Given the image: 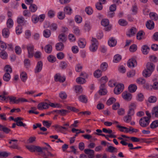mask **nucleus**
I'll list each match as a JSON object with an SVG mask.
<instances>
[{"instance_id":"nucleus-1","label":"nucleus","mask_w":158,"mask_h":158,"mask_svg":"<svg viewBox=\"0 0 158 158\" xmlns=\"http://www.w3.org/2000/svg\"><path fill=\"white\" fill-rule=\"evenodd\" d=\"M146 69L143 72V75L146 77H149L155 69V65L151 62H148L146 65Z\"/></svg>"},{"instance_id":"nucleus-2","label":"nucleus","mask_w":158,"mask_h":158,"mask_svg":"<svg viewBox=\"0 0 158 158\" xmlns=\"http://www.w3.org/2000/svg\"><path fill=\"white\" fill-rule=\"evenodd\" d=\"M150 119L147 117H144L141 118L139 121V124L140 126L142 127H146L149 124Z\"/></svg>"},{"instance_id":"nucleus-20","label":"nucleus","mask_w":158,"mask_h":158,"mask_svg":"<svg viewBox=\"0 0 158 158\" xmlns=\"http://www.w3.org/2000/svg\"><path fill=\"white\" fill-rule=\"evenodd\" d=\"M20 78L23 82H25L27 78V74L25 72H22L20 74Z\"/></svg>"},{"instance_id":"nucleus-18","label":"nucleus","mask_w":158,"mask_h":158,"mask_svg":"<svg viewBox=\"0 0 158 158\" xmlns=\"http://www.w3.org/2000/svg\"><path fill=\"white\" fill-rule=\"evenodd\" d=\"M58 39L59 41H61L63 43L65 42L66 40L67 37L65 34L61 33L58 36Z\"/></svg>"},{"instance_id":"nucleus-28","label":"nucleus","mask_w":158,"mask_h":158,"mask_svg":"<svg viewBox=\"0 0 158 158\" xmlns=\"http://www.w3.org/2000/svg\"><path fill=\"white\" fill-rule=\"evenodd\" d=\"M51 34V33L50 30L46 29L44 31L43 35L46 38L49 37L50 36Z\"/></svg>"},{"instance_id":"nucleus-31","label":"nucleus","mask_w":158,"mask_h":158,"mask_svg":"<svg viewBox=\"0 0 158 158\" xmlns=\"http://www.w3.org/2000/svg\"><path fill=\"white\" fill-rule=\"evenodd\" d=\"M127 139H125V140H121L120 143L123 145L126 146L128 145V146L130 147V148H133V145L132 143H128L126 142V141H127Z\"/></svg>"},{"instance_id":"nucleus-15","label":"nucleus","mask_w":158,"mask_h":158,"mask_svg":"<svg viewBox=\"0 0 158 158\" xmlns=\"http://www.w3.org/2000/svg\"><path fill=\"white\" fill-rule=\"evenodd\" d=\"M56 49L58 51H61L64 48V44L61 42L57 43L56 45Z\"/></svg>"},{"instance_id":"nucleus-27","label":"nucleus","mask_w":158,"mask_h":158,"mask_svg":"<svg viewBox=\"0 0 158 158\" xmlns=\"http://www.w3.org/2000/svg\"><path fill=\"white\" fill-rule=\"evenodd\" d=\"M14 23L13 20L11 19H9L6 22V25L7 27L10 28H11L13 25Z\"/></svg>"},{"instance_id":"nucleus-60","label":"nucleus","mask_w":158,"mask_h":158,"mask_svg":"<svg viewBox=\"0 0 158 158\" xmlns=\"http://www.w3.org/2000/svg\"><path fill=\"white\" fill-rule=\"evenodd\" d=\"M59 97L62 99H64L66 98L67 97V95L65 92H61L59 94Z\"/></svg>"},{"instance_id":"nucleus-4","label":"nucleus","mask_w":158,"mask_h":158,"mask_svg":"<svg viewBox=\"0 0 158 158\" xmlns=\"http://www.w3.org/2000/svg\"><path fill=\"white\" fill-rule=\"evenodd\" d=\"M136 105L134 103H131L129 106V110L128 113V115L132 116L134 114V109L136 108Z\"/></svg>"},{"instance_id":"nucleus-11","label":"nucleus","mask_w":158,"mask_h":158,"mask_svg":"<svg viewBox=\"0 0 158 158\" xmlns=\"http://www.w3.org/2000/svg\"><path fill=\"white\" fill-rule=\"evenodd\" d=\"M43 63L41 61H39L37 64L36 68L35 69V73L40 72L42 68Z\"/></svg>"},{"instance_id":"nucleus-54","label":"nucleus","mask_w":158,"mask_h":158,"mask_svg":"<svg viewBox=\"0 0 158 158\" xmlns=\"http://www.w3.org/2000/svg\"><path fill=\"white\" fill-rule=\"evenodd\" d=\"M84 29L87 31H89L90 29V27L89 23H85L84 25Z\"/></svg>"},{"instance_id":"nucleus-37","label":"nucleus","mask_w":158,"mask_h":158,"mask_svg":"<svg viewBox=\"0 0 158 158\" xmlns=\"http://www.w3.org/2000/svg\"><path fill=\"white\" fill-rule=\"evenodd\" d=\"M4 70L6 73H11L12 72V69L11 67L9 65H6L4 68Z\"/></svg>"},{"instance_id":"nucleus-9","label":"nucleus","mask_w":158,"mask_h":158,"mask_svg":"<svg viewBox=\"0 0 158 158\" xmlns=\"http://www.w3.org/2000/svg\"><path fill=\"white\" fill-rule=\"evenodd\" d=\"M127 64L129 67H134L137 64L136 60L134 59L131 58L129 60L127 63Z\"/></svg>"},{"instance_id":"nucleus-57","label":"nucleus","mask_w":158,"mask_h":158,"mask_svg":"<svg viewBox=\"0 0 158 158\" xmlns=\"http://www.w3.org/2000/svg\"><path fill=\"white\" fill-rule=\"evenodd\" d=\"M28 100L23 98H19L18 99L16 100V102H15L16 103V104H18L19 102H27Z\"/></svg>"},{"instance_id":"nucleus-51","label":"nucleus","mask_w":158,"mask_h":158,"mask_svg":"<svg viewBox=\"0 0 158 158\" xmlns=\"http://www.w3.org/2000/svg\"><path fill=\"white\" fill-rule=\"evenodd\" d=\"M118 23L120 25L122 26H125L127 24V22L125 20L123 19L119 20Z\"/></svg>"},{"instance_id":"nucleus-19","label":"nucleus","mask_w":158,"mask_h":158,"mask_svg":"<svg viewBox=\"0 0 158 158\" xmlns=\"http://www.w3.org/2000/svg\"><path fill=\"white\" fill-rule=\"evenodd\" d=\"M106 150L110 152L113 153L117 152L118 150L116 148L111 146H110L108 147L106 149Z\"/></svg>"},{"instance_id":"nucleus-26","label":"nucleus","mask_w":158,"mask_h":158,"mask_svg":"<svg viewBox=\"0 0 158 158\" xmlns=\"http://www.w3.org/2000/svg\"><path fill=\"white\" fill-rule=\"evenodd\" d=\"M102 71L99 69L96 70L94 73V76L97 78H98L102 76Z\"/></svg>"},{"instance_id":"nucleus-7","label":"nucleus","mask_w":158,"mask_h":158,"mask_svg":"<svg viewBox=\"0 0 158 158\" xmlns=\"http://www.w3.org/2000/svg\"><path fill=\"white\" fill-rule=\"evenodd\" d=\"M37 108L40 110L46 109L49 108V105L46 102H42L38 104Z\"/></svg>"},{"instance_id":"nucleus-8","label":"nucleus","mask_w":158,"mask_h":158,"mask_svg":"<svg viewBox=\"0 0 158 158\" xmlns=\"http://www.w3.org/2000/svg\"><path fill=\"white\" fill-rule=\"evenodd\" d=\"M84 152L85 154L89 155L88 157L89 158H94V151L93 150L86 149H85Z\"/></svg>"},{"instance_id":"nucleus-63","label":"nucleus","mask_w":158,"mask_h":158,"mask_svg":"<svg viewBox=\"0 0 158 158\" xmlns=\"http://www.w3.org/2000/svg\"><path fill=\"white\" fill-rule=\"evenodd\" d=\"M58 18L60 19H63L65 16V13H63L62 12H60L58 13Z\"/></svg>"},{"instance_id":"nucleus-21","label":"nucleus","mask_w":158,"mask_h":158,"mask_svg":"<svg viewBox=\"0 0 158 158\" xmlns=\"http://www.w3.org/2000/svg\"><path fill=\"white\" fill-rule=\"evenodd\" d=\"M137 89V86L134 84L130 85L128 87L129 91L131 93L134 92Z\"/></svg>"},{"instance_id":"nucleus-46","label":"nucleus","mask_w":158,"mask_h":158,"mask_svg":"<svg viewBox=\"0 0 158 158\" xmlns=\"http://www.w3.org/2000/svg\"><path fill=\"white\" fill-rule=\"evenodd\" d=\"M137 49V46L136 44H133L131 45L129 48V50L131 52H135Z\"/></svg>"},{"instance_id":"nucleus-64","label":"nucleus","mask_w":158,"mask_h":158,"mask_svg":"<svg viewBox=\"0 0 158 158\" xmlns=\"http://www.w3.org/2000/svg\"><path fill=\"white\" fill-rule=\"evenodd\" d=\"M32 20L35 23H37L39 20L38 16L35 15L33 16L32 18Z\"/></svg>"},{"instance_id":"nucleus-35","label":"nucleus","mask_w":158,"mask_h":158,"mask_svg":"<svg viewBox=\"0 0 158 158\" xmlns=\"http://www.w3.org/2000/svg\"><path fill=\"white\" fill-rule=\"evenodd\" d=\"M76 81L78 83L80 84H83L86 81L84 78L80 77L76 79Z\"/></svg>"},{"instance_id":"nucleus-44","label":"nucleus","mask_w":158,"mask_h":158,"mask_svg":"<svg viewBox=\"0 0 158 158\" xmlns=\"http://www.w3.org/2000/svg\"><path fill=\"white\" fill-rule=\"evenodd\" d=\"M143 33L144 35L145 33L142 31H139L137 34V39L139 40H141L142 39V38L141 37V36L143 35Z\"/></svg>"},{"instance_id":"nucleus-5","label":"nucleus","mask_w":158,"mask_h":158,"mask_svg":"<svg viewBox=\"0 0 158 158\" xmlns=\"http://www.w3.org/2000/svg\"><path fill=\"white\" fill-rule=\"evenodd\" d=\"M122 96L125 100L127 101L131 100L132 97L131 94L127 91H125L123 92Z\"/></svg>"},{"instance_id":"nucleus-38","label":"nucleus","mask_w":158,"mask_h":158,"mask_svg":"<svg viewBox=\"0 0 158 158\" xmlns=\"http://www.w3.org/2000/svg\"><path fill=\"white\" fill-rule=\"evenodd\" d=\"M158 127V120L153 121L151 124L150 127L151 128H155Z\"/></svg>"},{"instance_id":"nucleus-39","label":"nucleus","mask_w":158,"mask_h":158,"mask_svg":"<svg viewBox=\"0 0 158 158\" xmlns=\"http://www.w3.org/2000/svg\"><path fill=\"white\" fill-rule=\"evenodd\" d=\"M80 101L86 103L87 102V99L85 96L84 95H82L79 97Z\"/></svg>"},{"instance_id":"nucleus-55","label":"nucleus","mask_w":158,"mask_h":158,"mask_svg":"<svg viewBox=\"0 0 158 158\" xmlns=\"http://www.w3.org/2000/svg\"><path fill=\"white\" fill-rule=\"evenodd\" d=\"M102 4L101 2H97L96 4V8L99 10H101L102 9L103 6L102 5Z\"/></svg>"},{"instance_id":"nucleus-45","label":"nucleus","mask_w":158,"mask_h":158,"mask_svg":"<svg viewBox=\"0 0 158 158\" xmlns=\"http://www.w3.org/2000/svg\"><path fill=\"white\" fill-rule=\"evenodd\" d=\"M0 56L3 59H6L7 56V53L4 51H2L0 53Z\"/></svg>"},{"instance_id":"nucleus-34","label":"nucleus","mask_w":158,"mask_h":158,"mask_svg":"<svg viewBox=\"0 0 158 158\" xmlns=\"http://www.w3.org/2000/svg\"><path fill=\"white\" fill-rule=\"evenodd\" d=\"M72 9L69 6H65L64 8V13L70 15L72 13Z\"/></svg>"},{"instance_id":"nucleus-30","label":"nucleus","mask_w":158,"mask_h":158,"mask_svg":"<svg viewBox=\"0 0 158 158\" xmlns=\"http://www.w3.org/2000/svg\"><path fill=\"white\" fill-rule=\"evenodd\" d=\"M122 59L121 56L119 54L115 55L114 57L113 61L115 63H117L120 61Z\"/></svg>"},{"instance_id":"nucleus-16","label":"nucleus","mask_w":158,"mask_h":158,"mask_svg":"<svg viewBox=\"0 0 158 158\" xmlns=\"http://www.w3.org/2000/svg\"><path fill=\"white\" fill-rule=\"evenodd\" d=\"M0 131H3L6 134H8L11 130L5 126L0 124Z\"/></svg>"},{"instance_id":"nucleus-53","label":"nucleus","mask_w":158,"mask_h":158,"mask_svg":"<svg viewBox=\"0 0 158 158\" xmlns=\"http://www.w3.org/2000/svg\"><path fill=\"white\" fill-rule=\"evenodd\" d=\"M43 123L44 126L46 127L47 128L49 127L52 124L51 123H49V121L45 120L43 121Z\"/></svg>"},{"instance_id":"nucleus-22","label":"nucleus","mask_w":158,"mask_h":158,"mask_svg":"<svg viewBox=\"0 0 158 158\" xmlns=\"http://www.w3.org/2000/svg\"><path fill=\"white\" fill-rule=\"evenodd\" d=\"M9 31L8 28H5L3 29L2 31V34L3 36L4 37L7 38L9 35Z\"/></svg>"},{"instance_id":"nucleus-3","label":"nucleus","mask_w":158,"mask_h":158,"mask_svg":"<svg viewBox=\"0 0 158 158\" xmlns=\"http://www.w3.org/2000/svg\"><path fill=\"white\" fill-rule=\"evenodd\" d=\"M124 88V85L123 84H118L114 89V93L117 94H119L123 91Z\"/></svg>"},{"instance_id":"nucleus-41","label":"nucleus","mask_w":158,"mask_h":158,"mask_svg":"<svg viewBox=\"0 0 158 158\" xmlns=\"http://www.w3.org/2000/svg\"><path fill=\"white\" fill-rule=\"evenodd\" d=\"M75 90L77 93H81L83 89L81 86L80 85H76L75 86Z\"/></svg>"},{"instance_id":"nucleus-6","label":"nucleus","mask_w":158,"mask_h":158,"mask_svg":"<svg viewBox=\"0 0 158 158\" xmlns=\"http://www.w3.org/2000/svg\"><path fill=\"white\" fill-rule=\"evenodd\" d=\"M55 81H59L60 82H64L65 80L64 77H62L60 74H56L54 76Z\"/></svg>"},{"instance_id":"nucleus-59","label":"nucleus","mask_w":158,"mask_h":158,"mask_svg":"<svg viewBox=\"0 0 158 158\" xmlns=\"http://www.w3.org/2000/svg\"><path fill=\"white\" fill-rule=\"evenodd\" d=\"M98 92L100 95H103L106 94L107 93V90L106 89H100Z\"/></svg>"},{"instance_id":"nucleus-47","label":"nucleus","mask_w":158,"mask_h":158,"mask_svg":"<svg viewBox=\"0 0 158 158\" xmlns=\"http://www.w3.org/2000/svg\"><path fill=\"white\" fill-rule=\"evenodd\" d=\"M98 48L97 44H92L91 46L90 47V50L92 52H94L96 51Z\"/></svg>"},{"instance_id":"nucleus-33","label":"nucleus","mask_w":158,"mask_h":158,"mask_svg":"<svg viewBox=\"0 0 158 158\" xmlns=\"http://www.w3.org/2000/svg\"><path fill=\"white\" fill-rule=\"evenodd\" d=\"M157 100V98L156 96H151L148 98V101L149 103H155L156 101Z\"/></svg>"},{"instance_id":"nucleus-23","label":"nucleus","mask_w":158,"mask_h":158,"mask_svg":"<svg viewBox=\"0 0 158 158\" xmlns=\"http://www.w3.org/2000/svg\"><path fill=\"white\" fill-rule=\"evenodd\" d=\"M150 48L146 45H144L142 47V51L144 54H147Z\"/></svg>"},{"instance_id":"nucleus-32","label":"nucleus","mask_w":158,"mask_h":158,"mask_svg":"<svg viewBox=\"0 0 158 158\" xmlns=\"http://www.w3.org/2000/svg\"><path fill=\"white\" fill-rule=\"evenodd\" d=\"M30 6L29 7L30 11L32 12H35L37 9V6L33 4L32 3L30 4Z\"/></svg>"},{"instance_id":"nucleus-61","label":"nucleus","mask_w":158,"mask_h":158,"mask_svg":"<svg viewBox=\"0 0 158 158\" xmlns=\"http://www.w3.org/2000/svg\"><path fill=\"white\" fill-rule=\"evenodd\" d=\"M135 74V71L134 70H132L127 73V76L128 77H131L134 76Z\"/></svg>"},{"instance_id":"nucleus-10","label":"nucleus","mask_w":158,"mask_h":158,"mask_svg":"<svg viewBox=\"0 0 158 158\" xmlns=\"http://www.w3.org/2000/svg\"><path fill=\"white\" fill-rule=\"evenodd\" d=\"M28 53V56L29 58H31L33 56L34 51V46L31 45L27 47Z\"/></svg>"},{"instance_id":"nucleus-17","label":"nucleus","mask_w":158,"mask_h":158,"mask_svg":"<svg viewBox=\"0 0 158 158\" xmlns=\"http://www.w3.org/2000/svg\"><path fill=\"white\" fill-rule=\"evenodd\" d=\"M152 115L158 118V106L154 107L151 112Z\"/></svg>"},{"instance_id":"nucleus-49","label":"nucleus","mask_w":158,"mask_h":158,"mask_svg":"<svg viewBox=\"0 0 158 158\" xmlns=\"http://www.w3.org/2000/svg\"><path fill=\"white\" fill-rule=\"evenodd\" d=\"M101 23L102 25L104 27H106L107 25H109V21L107 19H104L102 20Z\"/></svg>"},{"instance_id":"nucleus-58","label":"nucleus","mask_w":158,"mask_h":158,"mask_svg":"<svg viewBox=\"0 0 158 158\" xmlns=\"http://www.w3.org/2000/svg\"><path fill=\"white\" fill-rule=\"evenodd\" d=\"M131 116H129V115H128L127 116H125L124 117V120L126 123H129L131 120Z\"/></svg>"},{"instance_id":"nucleus-48","label":"nucleus","mask_w":158,"mask_h":158,"mask_svg":"<svg viewBox=\"0 0 158 158\" xmlns=\"http://www.w3.org/2000/svg\"><path fill=\"white\" fill-rule=\"evenodd\" d=\"M66 108L68 110H71L76 113H77L79 111V110L74 107H72L69 106H67Z\"/></svg>"},{"instance_id":"nucleus-42","label":"nucleus","mask_w":158,"mask_h":158,"mask_svg":"<svg viewBox=\"0 0 158 158\" xmlns=\"http://www.w3.org/2000/svg\"><path fill=\"white\" fill-rule=\"evenodd\" d=\"M10 155V153H8L6 152H0V157L1 158H6L9 155Z\"/></svg>"},{"instance_id":"nucleus-13","label":"nucleus","mask_w":158,"mask_h":158,"mask_svg":"<svg viewBox=\"0 0 158 158\" xmlns=\"http://www.w3.org/2000/svg\"><path fill=\"white\" fill-rule=\"evenodd\" d=\"M146 25L147 27L149 29H152L154 27V23L151 20L148 21Z\"/></svg>"},{"instance_id":"nucleus-56","label":"nucleus","mask_w":158,"mask_h":158,"mask_svg":"<svg viewBox=\"0 0 158 158\" xmlns=\"http://www.w3.org/2000/svg\"><path fill=\"white\" fill-rule=\"evenodd\" d=\"M17 23L20 24H22L25 22L24 18L23 17L18 18L17 19Z\"/></svg>"},{"instance_id":"nucleus-62","label":"nucleus","mask_w":158,"mask_h":158,"mask_svg":"<svg viewBox=\"0 0 158 158\" xmlns=\"http://www.w3.org/2000/svg\"><path fill=\"white\" fill-rule=\"evenodd\" d=\"M48 59L49 62H53L55 61L56 58L53 56L50 55L48 56Z\"/></svg>"},{"instance_id":"nucleus-50","label":"nucleus","mask_w":158,"mask_h":158,"mask_svg":"<svg viewBox=\"0 0 158 158\" xmlns=\"http://www.w3.org/2000/svg\"><path fill=\"white\" fill-rule=\"evenodd\" d=\"M85 11L87 14L89 15H91L92 14L93 10L92 8L90 7H88L86 8Z\"/></svg>"},{"instance_id":"nucleus-24","label":"nucleus","mask_w":158,"mask_h":158,"mask_svg":"<svg viewBox=\"0 0 158 158\" xmlns=\"http://www.w3.org/2000/svg\"><path fill=\"white\" fill-rule=\"evenodd\" d=\"M117 41L113 38H112L110 40H108V44L111 47L115 46L116 44Z\"/></svg>"},{"instance_id":"nucleus-36","label":"nucleus","mask_w":158,"mask_h":158,"mask_svg":"<svg viewBox=\"0 0 158 158\" xmlns=\"http://www.w3.org/2000/svg\"><path fill=\"white\" fill-rule=\"evenodd\" d=\"M3 80L6 81H9L10 78V75L9 73H6L3 76Z\"/></svg>"},{"instance_id":"nucleus-43","label":"nucleus","mask_w":158,"mask_h":158,"mask_svg":"<svg viewBox=\"0 0 158 158\" xmlns=\"http://www.w3.org/2000/svg\"><path fill=\"white\" fill-rule=\"evenodd\" d=\"M0 50L2 51H4V50L6 48V45L5 43L4 42L0 41Z\"/></svg>"},{"instance_id":"nucleus-25","label":"nucleus","mask_w":158,"mask_h":158,"mask_svg":"<svg viewBox=\"0 0 158 158\" xmlns=\"http://www.w3.org/2000/svg\"><path fill=\"white\" fill-rule=\"evenodd\" d=\"M45 52L47 53H50L52 50V47L51 45L48 44L44 47Z\"/></svg>"},{"instance_id":"nucleus-52","label":"nucleus","mask_w":158,"mask_h":158,"mask_svg":"<svg viewBox=\"0 0 158 158\" xmlns=\"http://www.w3.org/2000/svg\"><path fill=\"white\" fill-rule=\"evenodd\" d=\"M69 112V110L61 109L60 110V114L61 115L64 116L67 113Z\"/></svg>"},{"instance_id":"nucleus-40","label":"nucleus","mask_w":158,"mask_h":158,"mask_svg":"<svg viewBox=\"0 0 158 158\" xmlns=\"http://www.w3.org/2000/svg\"><path fill=\"white\" fill-rule=\"evenodd\" d=\"M116 100V99L114 98H110L107 101L106 104L107 105L109 106L115 102Z\"/></svg>"},{"instance_id":"nucleus-12","label":"nucleus","mask_w":158,"mask_h":158,"mask_svg":"<svg viewBox=\"0 0 158 158\" xmlns=\"http://www.w3.org/2000/svg\"><path fill=\"white\" fill-rule=\"evenodd\" d=\"M55 128L57 129V131L63 133L64 131V130H66L67 128L64 127L60 126L58 125H56L53 126Z\"/></svg>"},{"instance_id":"nucleus-14","label":"nucleus","mask_w":158,"mask_h":158,"mask_svg":"<svg viewBox=\"0 0 158 158\" xmlns=\"http://www.w3.org/2000/svg\"><path fill=\"white\" fill-rule=\"evenodd\" d=\"M137 31L135 27H132L130 30L129 33L127 34V35L128 36L130 37L134 35Z\"/></svg>"},{"instance_id":"nucleus-29","label":"nucleus","mask_w":158,"mask_h":158,"mask_svg":"<svg viewBox=\"0 0 158 158\" xmlns=\"http://www.w3.org/2000/svg\"><path fill=\"white\" fill-rule=\"evenodd\" d=\"M108 66V64L106 62H103L101 64L100 69L102 71H104L107 69Z\"/></svg>"}]
</instances>
